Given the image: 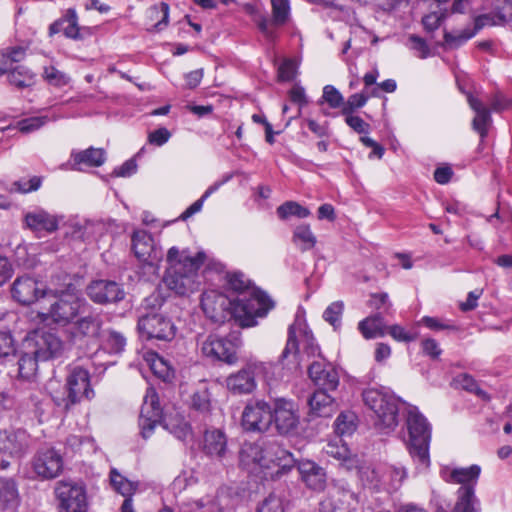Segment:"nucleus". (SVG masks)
Returning <instances> with one entry per match:
<instances>
[{
	"label": "nucleus",
	"mask_w": 512,
	"mask_h": 512,
	"mask_svg": "<svg viewBox=\"0 0 512 512\" xmlns=\"http://www.w3.org/2000/svg\"><path fill=\"white\" fill-rule=\"evenodd\" d=\"M479 30H476V19L474 20V28H465L457 31H446L444 34L445 45L450 48H458L469 39H471Z\"/></svg>",
	"instance_id": "obj_43"
},
{
	"label": "nucleus",
	"mask_w": 512,
	"mask_h": 512,
	"mask_svg": "<svg viewBox=\"0 0 512 512\" xmlns=\"http://www.w3.org/2000/svg\"><path fill=\"white\" fill-rule=\"evenodd\" d=\"M43 77L50 85L57 87L65 86L69 82V77L54 66L45 67Z\"/></svg>",
	"instance_id": "obj_56"
},
{
	"label": "nucleus",
	"mask_w": 512,
	"mask_h": 512,
	"mask_svg": "<svg viewBox=\"0 0 512 512\" xmlns=\"http://www.w3.org/2000/svg\"><path fill=\"white\" fill-rule=\"evenodd\" d=\"M205 254H192L188 248L171 247L166 254L167 267L163 276L165 286L177 295H187L197 289L198 270L205 261Z\"/></svg>",
	"instance_id": "obj_2"
},
{
	"label": "nucleus",
	"mask_w": 512,
	"mask_h": 512,
	"mask_svg": "<svg viewBox=\"0 0 512 512\" xmlns=\"http://www.w3.org/2000/svg\"><path fill=\"white\" fill-rule=\"evenodd\" d=\"M39 361H41L40 358L36 357V354L32 353L30 348L23 346L22 354L18 360L19 376L23 379H31L37 372Z\"/></svg>",
	"instance_id": "obj_39"
},
{
	"label": "nucleus",
	"mask_w": 512,
	"mask_h": 512,
	"mask_svg": "<svg viewBox=\"0 0 512 512\" xmlns=\"http://www.w3.org/2000/svg\"><path fill=\"white\" fill-rule=\"evenodd\" d=\"M198 345L203 356L211 360H218L229 365L238 360L237 349L240 345L238 337L234 339L222 338L211 334L198 340Z\"/></svg>",
	"instance_id": "obj_10"
},
{
	"label": "nucleus",
	"mask_w": 512,
	"mask_h": 512,
	"mask_svg": "<svg viewBox=\"0 0 512 512\" xmlns=\"http://www.w3.org/2000/svg\"><path fill=\"white\" fill-rule=\"evenodd\" d=\"M299 343L303 346V351L308 356H318L320 358V349L315 343V339L311 333L305 331L301 324H292L288 329V339L284 350L282 351L279 361L283 363L290 356L296 358L299 351Z\"/></svg>",
	"instance_id": "obj_15"
},
{
	"label": "nucleus",
	"mask_w": 512,
	"mask_h": 512,
	"mask_svg": "<svg viewBox=\"0 0 512 512\" xmlns=\"http://www.w3.org/2000/svg\"><path fill=\"white\" fill-rule=\"evenodd\" d=\"M20 503L16 482L11 478L0 477V508L14 510Z\"/></svg>",
	"instance_id": "obj_34"
},
{
	"label": "nucleus",
	"mask_w": 512,
	"mask_h": 512,
	"mask_svg": "<svg viewBox=\"0 0 512 512\" xmlns=\"http://www.w3.org/2000/svg\"><path fill=\"white\" fill-rule=\"evenodd\" d=\"M131 244L135 257L144 264L154 266L163 258L161 248L156 246L152 235L146 230L134 231Z\"/></svg>",
	"instance_id": "obj_19"
},
{
	"label": "nucleus",
	"mask_w": 512,
	"mask_h": 512,
	"mask_svg": "<svg viewBox=\"0 0 512 512\" xmlns=\"http://www.w3.org/2000/svg\"><path fill=\"white\" fill-rule=\"evenodd\" d=\"M334 426L337 435L349 436L356 429V415L352 412H343L336 418Z\"/></svg>",
	"instance_id": "obj_49"
},
{
	"label": "nucleus",
	"mask_w": 512,
	"mask_h": 512,
	"mask_svg": "<svg viewBox=\"0 0 512 512\" xmlns=\"http://www.w3.org/2000/svg\"><path fill=\"white\" fill-rule=\"evenodd\" d=\"M489 12L476 17V30L485 26H501L512 21V0H484Z\"/></svg>",
	"instance_id": "obj_21"
},
{
	"label": "nucleus",
	"mask_w": 512,
	"mask_h": 512,
	"mask_svg": "<svg viewBox=\"0 0 512 512\" xmlns=\"http://www.w3.org/2000/svg\"><path fill=\"white\" fill-rule=\"evenodd\" d=\"M365 406L375 415L374 425L382 431H392L398 425L399 399L383 389L369 388L362 393Z\"/></svg>",
	"instance_id": "obj_4"
},
{
	"label": "nucleus",
	"mask_w": 512,
	"mask_h": 512,
	"mask_svg": "<svg viewBox=\"0 0 512 512\" xmlns=\"http://www.w3.org/2000/svg\"><path fill=\"white\" fill-rule=\"evenodd\" d=\"M268 368L267 363L249 361L240 370L226 378V388L234 395L251 394L257 388L256 377L265 374Z\"/></svg>",
	"instance_id": "obj_9"
},
{
	"label": "nucleus",
	"mask_w": 512,
	"mask_h": 512,
	"mask_svg": "<svg viewBox=\"0 0 512 512\" xmlns=\"http://www.w3.org/2000/svg\"><path fill=\"white\" fill-rule=\"evenodd\" d=\"M234 304L235 299L232 300L216 290L205 291L201 297V308L204 314L217 324H223L232 318L235 319Z\"/></svg>",
	"instance_id": "obj_11"
},
{
	"label": "nucleus",
	"mask_w": 512,
	"mask_h": 512,
	"mask_svg": "<svg viewBox=\"0 0 512 512\" xmlns=\"http://www.w3.org/2000/svg\"><path fill=\"white\" fill-rule=\"evenodd\" d=\"M204 510L203 512H224L222 505V497L218 496L217 500L211 498L195 500L191 502L182 503L180 512H193L195 510Z\"/></svg>",
	"instance_id": "obj_40"
},
{
	"label": "nucleus",
	"mask_w": 512,
	"mask_h": 512,
	"mask_svg": "<svg viewBox=\"0 0 512 512\" xmlns=\"http://www.w3.org/2000/svg\"><path fill=\"white\" fill-rule=\"evenodd\" d=\"M55 495L59 502V512H87L88 500L83 485L72 481H60L56 484Z\"/></svg>",
	"instance_id": "obj_12"
},
{
	"label": "nucleus",
	"mask_w": 512,
	"mask_h": 512,
	"mask_svg": "<svg viewBox=\"0 0 512 512\" xmlns=\"http://www.w3.org/2000/svg\"><path fill=\"white\" fill-rule=\"evenodd\" d=\"M148 18L155 23L147 24L150 32L162 31L168 25L169 6L165 2L150 7L147 11Z\"/></svg>",
	"instance_id": "obj_37"
},
{
	"label": "nucleus",
	"mask_w": 512,
	"mask_h": 512,
	"mask_svg": "<svg viewBox=\"0 0 512 512\" xmlns=\"http://www.w3.org/2000/svg\"><path fill=\"white\" fill-rule=\"evenodd\" d=\"M325 453L343 464L347 469L354 466L355 460L351 457V453L342 442V440L330 441L324 448Z\"/></svg>",
	"instance_id": "obj_38"
},
{
	"label": "nucleus",
	"mask_w": 512,
	"mask_h": 512,
	"mask_svg": "<svg viewBox=\"0 0 512 512\" xmlns=\"http://www.w3.org/2000/svg\"><path fill=\"white\" fill-rule=\"evenodd\" d=\"M467 101L470 108L475 112V117L472 120V128L483 140L487 136L488 129L492 123L490 110L480 99L473 96L471 93L467 94Z\"/></svg>",
	"instance_id": "obj_30"
},
{
	"label": "nucleus",
	"mask_w": 512,
	"mask_h": 512,
	"mask_svg": "<svg viewBox=\"0 0 512 512\" xmlns=\"http://www.w3.org/2000/svg\"><path fill=\"white\" fill-rule=\"evenodd\" d=\"M296 76V63L291 59H286L278 68V78L280 81H291Z\"/></svg>",
	"instance_id": "obj_63"
},
{
	"label": "nucleus",
	"mask_w": 512,
	"mask_h": 512,
	"mask_svg": "<svg viewBox=\"0 0 512 512\" xmlns=\"http://www.w3.org/2000/svg\"><path fill=\"white\" fill-rule=\"evenodd\" d=\"M162 419V408L153 387H148L144 396L139 416V427L144 439H148L154 428Z\"/></svg>",
	"instance_id": "obj_18"
},
{
	"label": "nucleus",
	"mask_w": 512,
	"mask_h": 512,
	"mask_svg": "<svg viewBox=\"0 0 512 512\" xmlns=\"http://www.w3.org/2000/svg\"><path fill=\"white\" fill-rule=\"evenodd\" d=\"M104 344L110 353L119 354L124 351L126 346V338L120 332L115 330H108Z\"/></svg>",
	"instance_id": "obj_52"
},
{
	"label": "nucleus",
	"mask_w": 512,
	"mask_h": 512,
	"mask_svg": "<svg viewBox=\"0 0 512 512\" xmlns=\"http://www.w3.org/2000/svg\"><path fill=\"white\" fill-rule=\"evenodd\" d=\"M42 180L38 176H33L30 179H20L15 181L10 189L11 192L29 193L36 191L40 188Z\"/></svg>",
	"instance_id": "obj_57"
},
{
	"label": "nucleus",
	"mask_w": 512,
	"mask_h": 512,
	"mask_svg": "<svg viewBox=\"0 0 512 512\" xmlns=\"http://www.w3.org/2000/svg\"><path fill=\"white\" fill-rule=\"evenodd\" d=\"M63 26L62 30L66 37L72 39L79 38V27H78V18L76 11L74 9H68L65 16L62 17Z\"/></svg>",
	"instance_id": "obj_54"
},
{
	"label": "nucleus",
	"mask_w": 512,
	"mask_h": 512,
	"mask_svg": "<svg viewBox=\"0 0 512 512\" xmlns=\"http://www.w3.org/2000/svg\"><path fill=\"white\" fill-rule=\"evenodd\" d=\"M328 390L317 389L309 398L310 413L317 417H329L336 410L334 398Z\"/></svg>",
	"instance_id": "obj_33"
},
{
	"label": "nucleus",
	"mask_w": 512,
	"mask_h": 512,
	"mask_svg": "<svg viewBox=\"0 0 512 512\" xmlns=\"http://www.w3.org/2000/svg\"><path fill=\"white\" fill-rule=\"evenodd\" d=\"M372 97L371 92L364 90L360 93L352 94L348 97L344 103V107L341 109L342 114L353 113L354 111L364 107L368 99Z\"/></svg>",
	"instance_id": "obj_50"
},
{
	"label": "nucleus",
	"mask_w": 512,
	"mask_h": 512,
	"mask_svg": "<svg viewBox=\"0 0 512 512\" xmlns=\"http://www.w3.org/2000/svg\"><path fill=\"white\" fill-rule=\"evenodd\" d=\"M65 392L64 397H54L56 405L65 410H69L84 399H92L94 391L90 384L89 372L80 366L72 367L66 378Z\"/></svg>",
	"instance_id": "obj_7"
},
{
	"label": "nucleus",
	"mask_w": 512,
	"mask_h": 512,
	"mask_svg": "<svg viewBox=\"0 0 512 512\" xmlns=\"http://www.w3.org/2000/svg\"><path fill=\"white\" fill-rule=\"evenodd\" d=\"M90 300L96 304L106 305L122 301L125 298L123 287L112 280L92 281L86 288Z\"/></svg>",
	"instance_id": "obj_22"
},
{
	"label": "nucleus",
	"mask_w": 512,
	"mask_h": 512,
	"mask_svg": "<svg viewBox=\"0 0 512 512\" xmlns=\"http://www.w3.org/2000/svg\"><path fill=\"white\" fill-rule=\"evenodd\" d=\"M163 427L181 441H186L192 436L190 425L180 415L165 416Z\"/></svg>",
	"instance_id": "obj_36"
},
{
	"label": "nucleus",
	"mask_w": 512,
	"mask_h": 512,
	"mask_svg": "<svg viewBox=\"0 0 512 512\" xmlns=\"http://www.w3.org/2000/svg\"><path fill=\"white\" fill-rule=\"evenodd\" d=\"M30 436L25 430H0V451L21 457L29 448Z\"/></svg>",
	"instance_id": "obj_25"
},
{
	"label": "nucleus",
	"mask_w": 512,
	"mask_h": 512,
	"mask_svg": "<svg viewBox=\"0 0 512 512\" xmlns=\"http://www.w3.org/2000/svg\"><path fill=\"white\" fill-rule=\"evenodd\" d=\"M293 241L299 246L301 251H307L315 246L316 237L312 233L309 225L302 224L294 230Z\"/></svg>",
	"instance_id": "obj_46"
},
{
	"label": "nucleus",
	"mask_w": 512,
	"mask_h": 512,
	"mask_svg": "<svg viewBox=\"0 0 512 512\" xmlns=\"http://www.w3.org/2000/svg\"><path fill=\"white\" fill-rule=\"evenodd\" d=\"M273 307L269 297L255 288L239 295L235 299V319L242 327H252L257 324L256 317H264Z\"/></svg>",
	"instance_id": "obj_6"
},
{
	"label": "nucleus",
	"mask_w": 512,
	"mask_h": 512,
	"mask_svg": "<svg viewBox=\"0 0 512 512\" xmlns=\"http://www.w3.org/2000/svg\"><path fill=\"white\" fill-rule=\"evenodd\" d=\"M276 213L281 220H287L291 216L306 218L311 214L308 208L303 207L295 201L284 202L277 208Z\"/></svg>",
	"instance_id": "obj_47"
},
{
	"label": "nucleus",
	"mask_w": 512,
	"mask_h": 512,
	"mask_svg": "<svg viewBox=\"0 0 512 512\" xmlns=\"http://www.w3.org/2000/svg\"><path fill=\"white\" fill-rule=\"evenodd\" d=\"M71 324L70 333L74 339H96L100 335L103 321L100 314L93 312L90 306L87 312L79 313Z\"/></svg>",
	"instance_id": "obj_24"
},
{
	"label": "nucleus",
	"mask_w": 512,
	"mask_h": 512,
	"mask_svg": "<svg viewBox=\"0 0 512 512\" xmlns=\"http://www.w3.org/2000/svg\"><path fill=\"white\" fill-rule=\"evenodd\" d=\"M25 227L34 233H53L58 229V218L43 209H35L24 215Z\"/></svg>",
	"instance_id": "obj_27"
},
{
	"label": "nucleus",
	"mask_w": 512,
	"mask_h": 512,
	"mask_svg": "<svg viewBox=\"0 0 512 512\" xmlns=\"http://www.w3.org/2000/svg\"><path fill=\"white\" fill-rule=\"evenodd\" d=\"M68 293H77L69 275L60 273L52 276L45 288H42L41 304L46 305L47 300L66 296Z\"/></svg>",
	"instance_id": "obj_31"
},
{
	"label": "nucleus",
	"mask_w": 512,
	"mask_h": 512,
	"mask_svg": "<svg viewBox=\"0 0 512 512\" xmlns=\"http://www.w3.org/2000/svg\"><path fill=\"white\" fill-rule=\"evenodd\" d=\"M408 41L409 48L414 51L418 58L425 59L430 55V48L423 38L412 34L409 36Z\"/></svg>",
	"instance_id": "obj_58"
},
{
	"label": "nucleus",
	"mask_w": 512,
	"mask_h": 512,
	"mask_svg": "<svg viewBox=\"0 0 512 512\" xmlns=\"http://www.w3.org/2000/svg\"><path fill=\"white\" fill-rule=\"evenodd\" d=\"M345 116V123L358 134H367L370 130V125L365 122L361 117L353 115V113L342 114Z\"/></svg>",
	"instance_id": "obj_61"
},
{
	"label": "nucleus",
	"mask_w": 512,
	"mask_h": 512,
	"mask_svg": "<svg viewBox=\"0 0 512 512\" xmlns=\"http://www.w3.org/2000/svg\"><path fill=\"white\" fill-rule=\"evenodd\" d=\"M302 480L312 490L322 491L326 486V473L315 462L306 460L298 463Z\"/></svg>",
	"instance_id": "obj_32"
},
{
	"label": "nucleus",
	"mask_w": 512,
	"mask_h": 512,
	"mask_svg": "<svg viewBox=\"0 0 512 512\" xmlns=\"http://www.w3.org/2000/svg\"><path fill=\"white\" fill-rule=\"evenodd\" d=\"M239 463L250 473L280 477L295 466L296 460L276 442H244L239 451Z\"/></svg>",
	"instance_id": "obj_1"
},
{
	"label": "nucleus",
	"mask_w": 512,
	"mask_h": 512,
	"mask_svg": "<svg viewBox=\"0 0 512 512\" xmlns=\"http://www.w3.org/2000/svg\"><path fill=\"white\" fill-rule=\"evenodd\" d=\"M406 411V425L409 433L407 449L417 468L427 469L430 466V424L416 406L407 405Z\"/></svg>",
	"instance_id": "obj_3"
},
{
	"label": "nucleus",
	"mask_w": 512,
	"mask_h": 512,
	"mask_svg": "<svg viewBox=\"0 0 512 512\" xmlns=\"http://www.w3.org/2000/svg\"><path fill=\"white\" fill-rule=\"evenodd\" d=\"M75 164H84L90 167L101 166L105 162V151L100 148L90 147L73 154Z\"/></svg>",
	"instance_id": "obj_42"
},
{
	"label": "nucleus",
	"mask_w": 512,
	"mask_h": 512,
	"mask_svg": "<svg viewBox=\"0 0 512 512\" xmlns=\"http://www.w3.org/2000/svg\"><path fill=\"white\" fill-rule=\"evenodd\" d=\"M322 101L326 102L332 109L343 108L345 103L343 95L333 85L324 86Z\"/></svg>",
	"instance_id": "obj_55"
},
{
	"label": "nucleus",
	"mask_w": 512,
	"mask_h": 512,
	"mask_svg": "<svg viewBox=\"0 0 512 512\" xmlns=\"http://www.w3.org/2000/svg\"><path fill=\"white\" fill-rule=\"evenodd\" d=\"M357 504L356 494L342 487L322 503V512H355Z\"/></svg>",
	"instance_id": "obj_28"
},
{
	"label": "nucleus",
	"mask_w": 512,
	"mask_h": 512,
	"mask_svg": "<svg viewBox=\"0 0 512 512\" xmlns=\"http://www.w3.org/2000/svg\"><path fill=\"white\" fill-rule=\"evenodd\" d=\"M272 423L281 435L294 432L300 422L298 405L291 399L277 397L271 405Z\"/></svg>",
	"instance_id": "obj_13"
},
{
	"label": "nucleus",
	"mask_w": 512,
	"mask_h": 512,
	"mask_svg": "<svg viewBox=\"0 0 512 512\" xmlns=\"http://www.w3.org/2000/svg\"><path fill=\"white\" fill-rule=\"evenodd\" d=\"M23 346L30 348L31 352L42 361L58 357L63 351V341L55 333L37 330L29 334Z\"/></svg>",
	"instance_id": "obj_14"
},
{
	"label": "nucleus",
	"mask_w": 512,
	"mask_h": 512,
	"mask_svg": "<svg viewBox=\"0 0 512 512\" xmlns=\"http://www.w3.org/2000/svg\"><path fill=\"white\" fill-rule=\"evenodd\" d=\"M48 121L46 116H36L23 119L19 122V130L21 132L29 133L38 130Z\"/></svg>",
	"instance_id": "obj_62"
},
{
	"label": "nucleus",
	"mask_w": 512,
	"mask_h": 512,
	"mask_svg": "<svg viewBox=\"0 0 512 512\" xmlns=\"http://www.w3.org/2000/svg\"><path fill=\"white\" fill-rule=\"evenodd\" d=\"M481 469L478 465L467 468H457L451 472V479L456 483L463 484L457 491V502L453 512H479V501L475 496L474 485L480 475Z\"/></svg>",
	"instance_id": "obj_8"
},
{
	"label": "nucleus",
	"mask_w": 512,
	"mask_h": 512,
	"mask_svg": "<svg viewBox=\"0 0 512 512\" xmlns=\"http://www.w3.org/2000/svg\"><path fill=\"white\" fill-rule=\"evenodd\" d=\"M32 470L42 480L54 479L63 470V458L54 448L39 449L31 461Z\"/></svg>",
	"instance_id": "obj_17"
},
{
	"label": "nucleus",
	"mask_w": 512,
	"mask_h": 512,
	"mask_svg": "<svg viewBox=\"0 0 512 512\" xmlns=\"http://www.w3.org/2000/svg\"><path fill=\"white\" fill-rule=\"evenodd\" d=\"M286 506L285 499L272 492L258 503L256 512H286Z\"/></svg>",
	"instance_id": "obj_48"
},
{
	"label": "nucleus",
	"mask_w": 512,
	"mask_h": 512,
	"mask_svg": "<svg viewBox=\"0 0 512 512\" xmlns=\"http://www.w3.org/2000/svg\"><path fill=\"white\" fill-rule=\"evenodd\" d=\"M138 330L147 339L170 341L175 336V326L161 314H147L139 318Z\"/></svg>",
	"instance_id": "obj_20"
},
{
	"label": "nucleus",
	"mask_w": 512,
	"mask_h": 512,
	"mask_svg": "<svg viewBox=\"0 0 512 512\" xmlns=\"http://www.w3.org/2000/svg\"><path fill=\"white\" fill-rule=\"evenodd\" d=\"M203 451L210 458L223 461L229 453L224 432L220 429L206 430L203 437Z\"/></svg>",
	"instance_id": "obj_29"
},
{
	"label": "nucleus",
	"mask_w": 512,
	"mask_h": 512,
	"mask_svg": "<svg viewBox=\"0 0 512 512\" xmlns=\"http://www.w3.org/2000/svg\"><path fill=\"white\" fill-rule=\"evenodd\" d=\"M273 24L281 26L286 23L290 13L288 0H271Z\"/></svg>",
	"instance_id": "obj_51"
},
{
	"label": "nucleus",
	"mask_w": 512,
	"mask_h": 512,
	"mask_svg": "<svg viewBox=\"0 0 512 512\" xmlns=\"http://www.w3.org/2000/svg\"><path fill=\"white\" fill-rule=\"evenodd\" d=\"M90 304L77 293H68L66 296L52 298L41 304L39 313L43 321H50L58 326L65 327L74 321L79 313L87 312Z\"/></svg>",
	"instance_id": "obj_5"
},
{
	"label": "nucleus",
	"mask_w": 512,
	"mask_h": 512,
	"mask_svg": "<svg viewBox=\"0 0 512 512\" xmlns=\"http://www.w3.org/2000/svg\"><path fill=\"white\" fill-rule=\"evenodd\" d=\"M344 310L342 301H335L331 303L323 312V318L326 322L331 324L334 329H338L341 325V318Z\"/></svg>",
	"instance_id": "obj_53"
},
{
	"label": "nucleus",
	"mask_w": 512,
	"mask_h": 512,
	"mask_svg": "<svg viewBox=\"0 0 512 512\" xmlns=\"http://www.w3.org/2000/svg\"><path fill=\"white\" fill-rule=\"evenodd\" d=\"M308 375L320 390L335 391L339 386V373L333 364L324 358L314 360L308 367Z\"/></svg>",
	"instance_id": "obj_23"
},
{
	"label": "nucleus",
	"mask_w": 512,
	"mask_h": 512,
	"mask_svg": "<svg viewBox=\"0 0 512 512\" xmlns=\"http://www.w3.org/2000/svg\"><path fill=\"white\" fill-rule=\"evenodd\" d=\"M358 330L365 339H373L385 335L384 321L380 313L369 316L358 323Z\"/></svg>",
	"instance_id": "obj_35"
},
{
	"label": "nucleus",
	"mask_w": 512,
	"mask_h": 512,
	"mask_svg": "<svg viewBox=\"0 0 512 512\" xmlns=\"http://www.w3.org/2000/svg\"><path fill=\"white\" fill-rule=\"evenodd\" d=\"M12 296L23 305H30L35 301L41 305L42 288L30 277H19L13 283Z\"/></svg>",
	"instance_id": "obj_26"
},
{
	"label": "nucleus",
	"mask_w": 512,
	"mask_h": 512,
	"mask_svg": "<svg viewBox=\"0 0 512 512\" xmlns=\"http://www.w3.org/2000/svg\"><path fill=\"white\" fill-rule=\"evenodd\" d=\"M110 483L113 489L125 498H131L137 489V483L128 480L116 469L110 471Z\"/></svg>",
	"instance_id": "obj_44"
},
{
	"label": "nucleus",
	"mask_w": 512,
	"mask_h": 512,
	"mask_svg": "<svg viewBox=\"0 0 512 512\" xmlns=\"http://www.w3.org/2000/svg\"><path fill=\"white\" fill-rule=\"evenodd\" d=\"M8 73V81L18 89L30 87L34 84V73L27 67L19 65L6 72Z\"/></svg>",
	"instance_id": "obj_41"
},
{
	"label": "nucleus",
	"mask_w": 512,
	"mask_h": 512,
	"mask_svg": "<svg viewBox=\"0 0 512 512\" xmlns=\"http://www.w3.org/2000/svg\"><path fill=\"white\" fill-rule=\"evenodd\" d=\"M228 284L230 288L241 294L251 290L250 282L242 273H232L228 277Z\"/></svg>",
	"instance_id": "obj_59"
},
{
	"label": "nucleus",
	"mask_w": 512,
	"mask_h": 512,
	"mask_svg": "<svg viewBox=\"0 0 512 512\" xmlns=\"http://www.w3.org/2000/svg\"><path fill=\"white\" fill-rule=\"evenodd\" d=\"M241 424L246 431L266 432L272 424L271 405L264 400L250 401L242 412Z\"/></svg>",
	"instance_id": "obj_16"
},
{
	"label": "nucleus",
	"mask_w": 512,
	"mask_h": 512,
	"mask_svg": "<svg viewBox=\"0 0 512 512\" xmlns=\"http://www.w3.org/2000/svg\"><path fill=\"white\" fill-rule=\"evenodd\" d=\"M389 335L396 341L399 342H412L417 339V333L407 331L400 325H391L388 327Z\"/></svg>",
	"instance_id": "obj_60"
},
{
	"label": "nucleus",
	"mask_w": 512,
	"mask_h": 512,
	"mask_svg": "<svg viewBox=\"0 0 512 512\" xmlns=\"http://www.w3.org/2000/svg\"><path fill=\"white\" fill-rule=\"evenodd\" d=\"M192 406L199 411H207L210 407V394L207 389L195 392L192 396Z\"/></svg>",
	"instance_id": "obj_64"
},
{
	"label": "nucleus",
	"mask_w": 512,
	"mask_h": 512,
	"mask_svg": "<svg viewBox=\"0 0 512 512\" xmlns=\"http://www.w3.org/2000/svg\"><path fill=\"white\" fill-rule=\"evenodd\" d=\"M26 56V47L13 46L0 51V71L6 73L9 65L14 62L22 61Z\"/></svg>",
	"instance_id": "obj_45"
}]
</instances>
